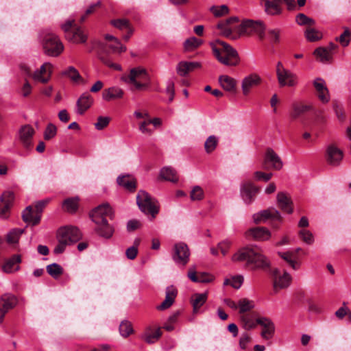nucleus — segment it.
I'll return each instance as SVG.
<instances>
[{"label": "nucleus", "instance_id": "obj_1", "mask_svg": "<svg viewBox=\"0 0 351 351\" xmlns=\"http://www.w3.org/2000/svg\"><path fill=\"white\" fill-rule=\"evenodd\" d=\"M232 261L234 263L245 262L253 269H265L270 265L269 260L261 253L256 246H246L240 248L232 255Z\"/></svg>", "mask_w": 351, "mask_h": 351}, {"label": "nucleus", "instance_id": "obj_2", "mask_svg": "<svg viewBox=\"0 0 351 351\" xmlns=\"http://www.w3.org/2000/svg\"><path fill=\"white\" fill-rule=\"evenodd\" d=\"M211 47L215 57L221 64L234 66L239 63L240 58L238 52L226 42L217 40L211 44Z\"/></svg>", "mask_w": 351, "mask_h": 351}, {"label": "nucleus", "instance_id": "obj_3", "mask_svg": "<svg viewBox=\"0 0 351 351\" xmlns=\"http://www.w3.org/2000/svg\"><path fill=\"white\" fill-rule=\"evenodd\" d=\"M89 217L96 224L95 232L101 237L108 238L110 237L108 224L110 206L108 204H101L93 209L89 213Z\"/></svg>", "mask_w": 351, "mask_h": 351}, {"label": "nucleus", "instance_id": "obj_4", "mask_svg": "<svg viewBox=\"0 0 351 351\" xmlns=\"http://www.w3.org/2000/svg\"><path fill=\"white\" fill-rule=\"evenodd\" d=\"M122 79L131 85L132 91L144 90L149 86V78L147 71L142 67H135L130 70L128 76Z\"/></svg>", "mask_w": 351, "mask_h": 351}, {"label": "nucleus", "instance_id": "obj_5", "mask_svg": "<svg viewBox=\"0 0 351 351\" xmlns=\"http://www.w3.org/2000/svg\"><path fill=\"white\" fill-rule=\"evenodd\" d=\"M136 204L141 212L146 215H151L154 219L159 213L158 202L152 198L150 195L143 190L138 192L136 195Z\"/></svg>", "mask_w": 351, "mask_h": 351}, {"label": "nucleus", "instance_id": "obj_6", "mask_svg": "<svg viewBox=\"0 0 351 351\" xmlns=\"http://www.w3.org/2000/svg\"><path fill=\"white\" fill-rule=\"evenodd\" d=\"M53 66L49 62H45L39 69L36 70L32 74L30 69L23 64L21 66V69L27 76H32L35 82H40L43 84L47 83L51 77Z\"/></svg>", "mask_w": 351, "mask_h": 351}, {"label": "nucleus", "instance_id": "obj_7", "mask_svg": "<svg viewBox=\"0 0 351 351\" xmlns=\"http://www.w3.org/2000/svg\"><path fill=\"white\" fill-rule=\"evenodd\" d=\"M43 49L46 54L53 57L58 56L64 50V45L58 36L48 34L43 38Z\"/></svg>", "mask_w": 351, "mask_h": 351}, {"label": "nucleus", "instance_id": "obj_8", "mask_svg": "<svg viewBox=\"0 0 351 351\" xmlns=\"http://www.w3.org/2000/svg\"><path fill=\"white\" fill-rule=\"evenodd\" d=\"M265 25L261 21L245 20L238 27L237 31L240 34H256L261 40L265 38Z\"/></svg>", "mask_w": 351, "mask_h": 351}, {"label": "nucleus", "instance_id": "obj_9", "mask_svg": "<svg viewBox=\"0 0 351 351\" xmlns=\"http://www.w3.org/2000/svg\"><path fill=\"white\" fill-rule=\"evenodd\" d=\"M276 75L280 86H294L297 84V76L285 69L281 62L276 64Z\"/></svg>", "mask_w": 351, "mask_h": 351}, {"label": "nucleus", "instance_id": "obj_10", "mask_svg": "<svg viewBox=\"0 0 351 351\" xmlns=\"http://www.w3.org/2000/svg\"><path fill=\"white\" fill-rule=\"evenodd\" d=\"M18 304L17 298L12 293H7L0 297V323H2L6 313Z\"/></svg>", "mask_w": 351, "mask_h": 351}, {"label": "nucleus", "instance_id": "obj_11", "mask_svg": "<svg viewBox=\"0 0 351 351\" xmlns=\"http://www.w3.org/2000/svg\"><path fill=\"white\" fill-rule=\"evenodd\" d=\"M58 234L64 239L69 245L79 241L82 237L80 229L74 226L61 228L58 230Z\"/></svg>", "mask_w": 351, "mask_h": 351}, {"label": "nucleus", "instance_id": "obj_12", "mask_svg": "<svg viewBox=\"0 0 351 351\" xmlns=\"http://www.w3.org/2000/svg\"><path fill=\"white\" fill-rule=\"evenodd\" d=\"M259 189L251 182H244L241 185L240 194L246 204H252L258 194Z\"/></svg>", "mask_w": 351, "mask_h": 351}, {"label": "nucleus", "instance_id": "obj_13", "mask_svg": "<svg viewBox=\"0 0 351 351\" xmlns=\"http://www.w3.org/2000/svg\"><path fill=\"white\" fill-rule=\"evenodd\" d=\"M272 276L275 293H277L279 289H285L289 286L291 277L287 271H284L283 274L281 275L278 269H274L272 271Z\"/></svg>", "mask_w": 351, "mask_h": 351}, {"label": "nucleus", "instance_id": "obj_14", "mask_svg": "<svg viewBox=\"0 0 351 351\" xmlns=\"http://www.w3.org/2000/svg\"><path fill=\"white\" fill-rule=\"evenodd\" d=\"M189 249L185 243H179L174 245L172 258L176 263L185 265L189 260Z\"/></svg>", "mask_w": 351, "mask_h": 351}, {"label": "nucleus", "instance_id": "obj_15", "mask_svg": "<svg viewBox=\"0 0 351 351\" xmlns=\"http://www.w3.org/2000/svg\"><path fill=\"white\" fill-rule=\"evenodd\" d=\"M253 219L256 223H259L267 219L281 221L282 217L278 210L274 208H270L254 214L253 215Z\"/></svg>", "mask_w": 351, "mask_h": 351}, {"label": "nucleus", "instance_id": "obj_16", "mask_svg": "<svg viewBox=\"0 0 351 351\" xmlns=\"http://www.w3.org/2000/svg\"><path fill=\"white\" fill-rule=\"evenodd\" d=\"M21 262L22 257L21 254H13L5 259L1 269L5 274H13L20 270Z\"/></svg>", "mask_w": 351, "mask_h": 351}, {"label": "nucleus", "instance_id": "obj_17", "mask_svg": "<svg viewBox=\"0 0 351 351\" xmlns=\"http://www.w3.org/2000/svg\"><path fill=\"white\" fill-rule=\"evenodd\" d=\"M267 164H271V167L276 170L282 168L283 162L280 156L271 148H267L265 154L263 167L267 169Z\"/></svg>", "mask_w": 351, "mask_h": 351}, {"label": "nucleus", "instance_id": "obj_18", "mask_svg": "<svg viewBox=\"0 0 351 351\" xmlns=\"http://www.w3.org/2000/svg\"><path fill=\"white\" fill-rule=\"evenodd\" d=\"M343 158V152L333 145H329L326 149V159L328 165L338 166Z\"/></svg>", "mask_w": 351, "mask_h": 351}, {"label": "nucleus", "instance_id": "obj_19", "mask_svg": "<svg viewBox=\"0 0 351 351\" xmlns=\"http://www.w3.org/2000/svg\"><path fill=\"white\" fill-rule=\"evenodd\" d=\"M257 322L263 328L261 334V337L267 340L271 339L275 332L274 322L269 318L265 317L258 318Z\"/></svg>", "mask_w": 351, "mask_h": 351}, {"label": "nucleus", "instance_id": "obj_20", "mask_svg": "<svg viewBox=\"0 0 351 351\" xmlns=\"http://www.w3.org/2000/svg\"><path fill=\"white\" fill-rule=\"evenodd\" d=\"M93 98L88 93H84L77 101L76 112L79 114H83L93 104Z\"/></svg>", "mask_w": 351, "mask_h": 351}, {"label": "nucleus", "instance_id": "obj_21", "mask_svg": "<svg viewBox=\"0 0 351 351\" xmlns=\"http://www.w3.org/2000/svg\"><path fill=\"white\" fill-rule=\"evenodd\" d=\"M261 82V78L257 74L253 73L246 76L242 80L241 88L243 95H247L251 88L258 86Z\"/></svg>", "mask_w": 351, "mask_h": 351}, {"label": "nucleus", "instance_id": "obj_22", "mask_svg": "<svg viewBox=\"0 0 351 351\" xmlns=\"http://www.w3.org/2000/svg\"><path fill=\"white\" fill-rule=\"evenodd\" d=\"M165 300L157 306L158 311H164L169 308L174 302L178 291L173 286L167 287Z\"/></svg>", "mask_w": 351, "mask_h": 351}, {"label": "nucleus", "instance_id": "obj_23", "mask_svg": "<svg viewBox=\"0 0 351 351\" xmlns=\"http://www.w3.org/2000/svg\"><path fill=\"white\" fill-rule=\"evenodd\" d=\"M34 134V128L29 125L23 126L19 131L20 140L26 149L32 147V138Z\"/></svg>", "mask_w": 351, "mask_h": 351}, {"label": "nucleus", "instance_id": "obj_24", "mask_svg": "<svg viewBox=\"0 0 351 351\" xmlns=\"http://www.w3.org/2000/svg\"><path fill=\"white\" fill-rule=\"evenodd\" d=\"M277 202L279 208L288 214L293 213L292 201L291 197L284 192L277 194Z\"/></svg>", "mask_w": 351, "mask_h": 351}, {"label": "nucleus", "instance_id": "obj_25", "mask_svg": "<svg viewBox=\"0 0 351 351\" xmlns=\"http://www.w3.org/2000/svg\"><path fill=\"white\" fill-rule=\"evenodd\" d=\"M117 182L130 192H134L136 189V180L129 174L119 176Z\"/></svg>", "mask_w": 351, "mask_h": 351}, {"label": "nucleus", "instance_id": "obj_26", "mask_svg": "<svg viewBox=\"0 0 351 351\" xmlns=\"http://www.w3.org/2000/svg\"><path fill=\"white\" fill-rule=\"evenodd\" d=\"M208 299L207 293H195L191 298L193 314L199 313V309L206 303Z\"/></svg>", "mask_w": 351, "mask_h": 351}, {"label": "nucleus", "instance_id": "obj_27", "mask_svg": "<svg viewBox=\"0 0 351 351\" xmlns=\"http://www.w3.org/2000/svg\"><path fill=\"white\" fill-rule=\"evenodd\" d=\"M239 22L237 16H231L225 21L219 22L217 27L221 31L223 36L230 38L232 36V30L229 27V25Z\"/></svg>", "mask_w": 351, "mask_h": 351}, {"label": "nucleus", "instance_id": "obj_28", "mask_svg": "<svg viewBox=\"0 0 351 351\" xmlns=\"http://www.w3.org/2000/svg\"><path fill=\"white\" fill-rule=\"evenodd\" d=\"M264 8L265 12L271 16L280 15L282 12L279 0H265Z\"/></svg>", "mask_w": 351, "mask_h": 351}, {"label": "nucleus", "instance_id": "obj_29", "mask_svg": "<svg viewBox=\"0 0 351 351\" xmlns=\"http://www.w3.org/2000/svg\"><path fill=\"white\" fill-rule=\"evenodd\" d=\"M247 234L252 236L254 239L259 241L268 240L271 237V233L269 230L264 227L251 228L248 230Z\"/></svg>", "mask_w": 351, "mask_h": 351}, {"label": "nucleus", "instance_id": "obj_30", "mask_svg": "<svg viewBox=\"0 0 351 351\" xmlns=\"http://www.w3.org/2000/svg\"><path fill=\"white\" fill-rule=\"evenodd\" d=\"M95 50L97 51L99 58L106 64H110L109 59V46L104 43L99 41L95 45Z\"/></svg>", "mask_w": 351, "mask_h": 351}, {"label": "nucleus", "instance_id": "obj_31", "mask_svg": "<svg viewBox=\"0 0 351 351\" xmlns=\"http://www.w3.org/2000/svg\"><path fill=\"white\" fill-rule=\"evenodd\" d=\"M66 38L75 43H84L87 40V36L84 33L80 27H77L74 28L73 32L67 33Z\"/></svg>", "mask_w": 351, "mask_h": 351}, {"label": "nucleus", "instance_id": "obj_32", "mask_svg": "<svg viewBox=\"0 0 351 351\" xmlns=\"http://www.w3.org/2000/svg\"><path fill=\"white\" fill-rule=\"evenodd\" d=\"M313 55L316 57L317 60L322 63L326 64L332 61V53L323 47H317L313 51Z\"/></svg>", "mask_w": 351, "mask_h": 351}, {"label": "nucleus", "instance_id": "obj_33", "mask_svg": "<svg viewBox=\"0 0 351 351\" xmlns=\"http://www.w3.org/2000/svg\"><path fill=\"white\" fill-rule=\"evenodd\" d=\"M219 82L221 87L226 91L234 93L236 90V81L228 75H221Z\"/></svg>", "mask_w": 351, "mask_h": 351}, {"label": "nucleus", "instance_id": "obj_34", "mask_svg": "<svg viewBox=\"0 0 351 351\" xmlns=\"http://www.w3.org/2000/svg\"><path fill=\"white\" fill-rule=\"evenodd\" d=\"M160 177L167 181L176 182L178 181V177L176 171L171 167H165L161 169Z\"/></svg>", "mask_w": 351, "mask_h": 351}, {"label": "nucleus", "instance_id": "obj_35", "mask_svg": "<svg viewBox=\"0 0 351 351\" xmlns=\"http://www.w3.org/2000/svg\"><path fill=\"white\" fill-rule=\"evenodd\" d=\"M280 256L284 259L294 270L300 267V263L295 261V253L292 252H278Z\"/></svg>", "mask_w": 351, "mask_h": 351}, {"label": "nucleus", "instance_id": "obj_36", "mask_svg": "<svg viewBox=\"0 0 351 351\" xmlns=\"http://www.w3.org/2000/svg\"><path fill=\"white\" fill-rule=\"evenodd\" d=\"M312 109L311 105L303 104H294L293 105V110L291 113V117L293 119H297L305 112Z\"/></svg>", "mask_w": 351, "mask_h": 351}, {"label": "nucleus", "instance_id": "obj_37", "mask_svg": "<svg viewBox=\"0 0 351 351\" xmlns=\"http://www.w3.org/2000/svg\"><path fill=\"white\" fill-rule=\"evenodd\" d=\"M78 197L66 199L62 203L63 209L70 213H74L78 208Z\"/></svg>", "mask_w": 351, "mask_h": 351}, {"label": "nucleus", "instance_id": "obj_38", "mask_svg": "<svg viewBox=\"0 0 351 351\" xmlns=\"http://www.w3.org/2000/svg\"><path fill=\"white\" fill-rule=\"evenodd\" d=\"M161 335L162 332L160 328L154 331H152L151 329H147L143 335L142 338L147 343H153L156 342Z\"/></svg>", "mask_w": 351, "mask_h": 351}, {"label": "nucleus", "instance_id": "obj_39", "mask_svg": "<svg viewBox=\"0 0 351 351\" xmlns=\"http://www.w3.org/2000/svg\"><path fill=\"white\" fill-rule=\"evenodd\" d=\"M23 220L27 223H31L32 226H36L38 223H34L35 218H36V213L35 210H33L32 206H28L23 211L22 213Z\"/></svg>", "mask_w": 351, "mask_h": 351}, {"label": "nucleus", "instance_id": "obj_40", "mask_svg": "<svg viewBox=\"0 0 351 351\" xmlns=\"http://www.w3.org/2000/svg\"><path fill=\"white\" fill-rule=\"evenodd\" d=\"M254 308V303L252 300L247 298H242L239 300V313L244 314Z\"/></svg>", "mask_w": 351, "mask_h": 351}, {"label": "nucleus", "instance_id": "obj_41", "mask_svg": "<svg viewBox=\"0 0 351 351\" xmlns=\"http://www.w3.org/2000/svg\"><path fill=\"white\" fill-rule=\"evenodd\" d=\"M24 232V229L14 228L11 230L7 234L6 241L9 243H16L18 242L19 237Z\"/></svg>", "mask_w": 351, "mask_h": 351}, {"label": "nucleus", "instance_id": "obj_42", "mask_svg": "<svg viewBox=\"0 0 351 351\" xmlns=\"http://www.w3.org/2000/svg\"><path fill=\"white\" fill-rule=\"evenodd\" d=\"M47 273L53 278H58L63 274V268L57 263H52L47 266Z\"/></svg>", "mask_w": 351, "mask_h": 351}, {"label": "nucleus", "instance_id": "obj_43", "mask_svg": "<svg viewBox=\"0 0 351 351\" xmlns=\"http://www.w3.org/2000/svg\"><path fill=\"white\" fill-rule=\"evenodd\" d=\"M202 44V40L193 36L185 40L184 46L186 51H193L199 47Z\"/></svg>", "mask_w": 351, "mask_h": 351}, {"label": "nucleus", "instance_id": "obj_44", "mask_svg": "<svg viewBox=\"0 0 351 351\" xmlns=\"http://www.w3.org/2000/svg\"><path fill=\"white\" fill-rule=\"evenodd\" d=\"M218 138L214 136H210L205 141L204 149L207 154L212 153L217 147Z\"/></svg>", "mask_w": 351, "mask_h": 351}, {"label": "nucleus", "instance_id": "obj_45", "mask_svg": "<svg viewBox=\"0 0 351 351\" xmlns=\"http://www.w3.org/2000/svg\"><path fill=\"white\" fill-rule=\"evenodd\" d=\"M241 321L243 324V326L246 330H250L254 328L258 324L257 319H254L252 316L250 314H243L241 316Z\"/></svg>", "mask_w": 351, "mask_h": 351}, {"label": "nucleus", "instance_id": "obj_46", "mask_svg": "<svg viewBox=\"0 0 351 351\" xmlns=\"http://www.w3.org/2000/svg\"><path fill=\"white\" fill-rule=\"evenodd\" d=\"M125 50L126 47L122 45L117 38L111 35V53H121Z\"/></svg>", "mask_w": 351, "mask_h": 351}, {"label": "nucleus", "instance_id": "obj_47", "mask_svg": "<svg viewBox=\"0 0 351 351\" xmlns=\"http://www.w3.org/2000/svg\"><path fill=\"white\" fill-rule=\"evenodd\" d=\"M305 37L310 42H315L322 38V34L314 28H308L305 31Z\"/></svg>", "mask_w": 351, "mask_h": 351}, {"label": "nucleus", "instance_id": "obj_48", "mask_svg": "<svg viewBox=\"0 0 351 351\" xmlns=\"http://www.w3.org/2000/svg\"><path fill=\"white\" fill-rule=\"evenodd\" d=\"M111 25L121 31L126 30L131 27L129 20L126 19L111 20Z\"/></svg>", "mask_w": 351, "mask_h": 351}, {"label": "nucleus", "instance_id": "obj_49", "mask_svg": "<svg viewBox=\"0 0 351 351\" xmlns=\"http://www.w3.org/2000/svg\"><path fill=\"white\" fill-rule=\"evenodd\" d=\"M119 332L123 337H127L132 334L133 328L131 323L127 320L122 321L119 325Z\"/></svg>", "mask_w": 351, "mask_h": 351}, {"label": "nucleus", "instance_id": "obj_50", "mask_svg": "<svg viewBox=\"0 0 351 351\" xmlns=\"http://www.w3.org/2000/svg\"><path fill=\"white\" fill-rule=\"evenodd\" d=\"M62 75L69 77L71 80L76 82L81 78L77 70L73 66H69L62 72Z\"/></svg>", "mask_w": 351, "mask_h": 351}, {"label": "nucleus", "instance_id": "obj_51", "mask_svg": "<svg viewBox=\"0 0 351 351\" xmlns=\"http://www.w3.org/2000/svg\"><path fill=\"white\" fill-rule=\"evenodd\" d=\"M48 203V200H42L38 202L35 205V213H36V218L34 221V223H39L41 219L42 213L43 211L44 208Z\"/></svg>", "mask_w": 351, "mask_h": 351}, {"label": "nucleus", "instance_id": "obj_52", "mask_svg": "<svg viewBox=\"0 0 351 351\" xmlns=\"http://www.w3.org/2000/svg\"><path fill=\"white\" fill-rule=\"evenodd\" d=\"M295 21L299 25H313L315 23L313 19L308 17L303 13H300L296 15Z\"/></svg>", "mask_w": 351, "mask_h": 351}, {"label": "nucleus", "instance_id": "obj_53", "mask_svg": "<svg viewBox=\"0 0 351 351\" xmlns=\"http://www.w3.org/2000/svg\"><path fill=\"white\" fill-rule=\"evenodd\" d=\"M243 282L242 276H233L231 279H226L224 285H230L234 289H239Z\"/></svg>", "mask_w": 351, "mask_h": 351}, {"label": "nucleus", "instance_id": "obj_54", "mask_svg": "<svg viewBox=\"0 0 351 351\" xmlns=\"http://www.w3.org/2000/svg\"><path fill=\"white\" fill-rule=\"evenodd\" d=\"M210 12L216 16L220 17L228 13L229 9L227 5L212 6Z\"/></svg>", "mask_w": 351, "mask_h": 351}, {"label": "nucleus", "instance_id": "obj_55", "mask_svg": "<svg viewBox=\"0 0 351 351\" xmlns=\"http://www.w3.org/2000/svg\"><path fill=\"white\" fill-rule=\"evenodd\" d=\"M281 30L280 29H270L267 31L268 38L272 43H278L280 42V36Z\"/></svg>", "mask_w": 351, "mask_h": 351}, {"label": "nucleus", "instance_id": "obj_56", "mask_svg": "<svg viewBox=\"0 0 351 351\" xmlns=\"http://www.w3.org/2000/svg\"><path fill=\"white\" fill-rule=\"evenodd\" d=\"M351 33L348 28H346L344 32L340 35L339 38H337L343 47H346L349 45L350 41Z\"/></svg>", "mask_w": 351, "mask_h": 351}, {"label": "nucleus", "instance_id": "obj_57", "mask_svg": "<svg viewBox=\"0 0 351 351\" xmlns=\"http://www.w3.org/2000/svg\"><path fill=\"white\" fill-rule=\"evenodd\" d=\"M14 199V194L12 191L4 192L0 197V202L12 206Z\"/></svg>", "mask_w": 351, "mask_h": 351}, {"label": "nucleus", "instance_id": "obj_58", "mask_svg": "<svg viewBox=\"0 0 351 351\" xmlns=\"http://www.w3.org/2000/svg\"><path fill=\"white\" fill-rule=\"evenodd\" d=\"M190 197L193 201L202 199L204 197L203 189L199 186H195L191 192Z\"/></svg>", "mask_w": 351, "mask_h": 351}, {"label": "nucleus", "instance_id": "obj_59", "mask_svg": "<svg viewBox=\"0 0 351 351\" xmlns=\"http://www.w3.org/2000/svg\"><path fill=\"white\" fill-rule=\"evenodd\" d=\"M57 128L56 127L52 124L49 123L47 126V128L44 133V138L45 140H49L54 137L56 135Z\"/></svg>", "mask_w": 351, "mask_h": 351}, {"label": "nucleus", "instance_id": "obj_60", "mask_svg": "<svg viewBox=\"0 0 351 351\" xmlns=\"http://www.w3.org/2000/svg\"><path fill=\"white\" fill-rule=\"evenodd\" d=\"M57 237L58 240V244L55 247L53 252L56 254H59L62 253L65 250L66 246L68 245L69 244L66 243L64 239H62L58 234L57 235Z\"/></svg>", "mask_w": 351, "mask_h": 351}, {"label": "nucleus", "instance_id": "obj_61", "mask_svg": "<svg viewBox=\"0 0 351 351\" xmlns=\"http://www.w3.org/2000/svg\"><path fill=\"white\" fill-rule=\"evenodd\" d=\"M176 71L180 76H186L189 73L186 62H180L176 66Z\"/></svg>", "mask_w": 351, "mask_h": 351}, {"label": "nucleus", "instance_id": "obj_62", "mask_svg": "<svg viewBox=\"0 0 351 351\" xmlns=\"http://www.w3.org/2000/svg\"><path fill=\"white\" fill-rule=\"evenodd\" d=\"M299 234L304 242L306 243L307 244H312L313 243V236L310 231L306 230H301Z\"/></svg>", "mask_w": 351, "mask_h": 351}, {"label": "nucleus", "instance_id": "obj_63", "mask_svg": "<svg viewBox=\"0 0 351 351\" xmlns=\"http://www.w3.org/2000/svg\"><path fill=\"white\" fill-rule=\"evenodd\" d=\"M142 226L141 222L138 219H131L127 223V230L128 232L135 231Z\"/></svg>", "mask_w": 351, "mask_h": 351}, {"label": "nucleus", "instance_id": "obj_64", "mask_svg": "<svg viewBox=\"0 0 351 351\" xmlns=\"http://www.w3.org/2000/svg\"><path fill=\"white\" fill-rule=\"evenodd\" d=\"M272 173H266L260 171L254 172V178L257 181L263 180L264 182H268L272 177Z\"/></svg>", "mask_w": 351, "mask_h": 351}]
</instances>
